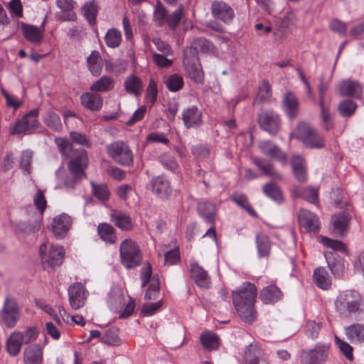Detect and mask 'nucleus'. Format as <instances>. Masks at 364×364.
<instances>
[{"instance_id": "obj_1", "label": "nucleus", "mask_w": 364, "mask_h": 364, "mask_svg": "<svg viewBox=\"0 0 364 364\" xmlns=\"http://www.w3.org/2000/svg\"><path fill=\"white\" fill-rule=\"evenodd\" d=\"M257 289L253 284L247 282L237 291H232L235 308L240 317L246 323H251L256 318L254 302Z\"/></svg>"}, {"instance_id": "obj_2", "label": "nucleus", "mask_w": 364, "mask_h": 364, "mask_svg": "<svg viewBox=\"0 0 364 364\" xmlns=\"http://www.w3.org/2000/svg\"><path fill=\"white\" fill-rule=\"evenodd\" d=\"M335 307L340 316L345 318L356 317L364 312L360 295L353 290L340 293L335 301Z\"/></svg>"}, {"instance_id": "obj_3", "label": "nucleus", "mask_w": 364, "mask_h": 364, "mask_svg": "<svg viewBox=\"0 0 364 364\" xmlns=\"http://www.w3.org/2000/svg\"><path fill=\"white\" fill-rule=\"evenodd\" d=\"M88 165L87 151L83 149L76 151L68 164L70 176L65 178L64 185L67 189L73 190L80 181L86 177L85 169Z\"/></svg>"}, {"instance_id": "obj_4", "label": "nucleus", "mask_w": 364, "mask_h": 364, "mask_svg": "<svg viewBox=\"0 0 364 364\" xmlns=\"http://www.w3.org/2000/svg\"><path fill=\"white\" fill-rule=\"evenodd\" d=\"M119 256L122 264L127 269L136 267L142 260L139 247L131 239H126L122 242Z\"/></svg>"}, {"instance_id": "obj_5", "label": "nucleus", "mask_w": 364, "mask_h": 364, "mask_svg": "<svg viewBox=\"0 0 364 364\" xmlns=\"http://www.w3.org/2000/svg\"><path fill=\"white\" fill-rule=\"evenodd\" d=\"M107 153L116 163L129 166L133 163V153L127 144L116 141L107 146Z\"/></svg>"}, {"instance_id": "obj_6", "label": "nucleus", "mask_w": 364, "mask_h": 364, "mask_svg": "<svg viewBox=\"0 0 364 364\" xmlns=\"http://www.w3.org/2000/svg\"><path fill=\"white\" fill-rule=\"evenodd\" d=\"M141 287H145L149 282V286L146 290L144 299L146 300H155L159 295L160 284L157 275L152 277V268L149 262H146L140 272Z\"/></svg>"}, {"instance_id": "obj_7", "label": "nucleus", "mask_w": 364, "mask_h": 364, "mask_svg": "<svg viewBox=\"0 0 364 364\" xmlns=\"http://www.w3.org/2000/svg\"><path fill=\"white\" fill-rule=\"evenodd\" d=\"M296 136L308 147L319 149L324 146L323 139L308 123L301 122L298 124Z\"/></svg>"}, {"instance_id": "obj_8", "label": "nucleus", "mask_w": 364, "mask_h": 364, "mask_svg": "<svg viewBox=\"0 0 364 364\" xmlns=\"http://www.w3.org/2000/svg\"><path fill=\"white\" fill-rule=\"evenodd\" d=\"M0 316L7 328H14L20 318V310L15 299L6 296Z\"/></svg>"}, {"instance_id": "obj_9", "label": "nucleus", "mask_w": 364, "mask_h": 364, "mask_svg": "<svg viewBox=\"0 0 364 364\" xmlns=\"http://www.w3.org/2000/svg\"><path fill=\"white\" fill-rule=\"evenodd\" d=\"M257 122L262 130L273 136L278 133L281 126L279 114L272 110L262 109L257 114Z\"/></svg>"}, {"instance_id": "obj_10", "label": "nucleus", "mask_w": 364, "mask_h": 364, "mask_svg": "<svg viewBox=\"0 0 364 364\" xmlns=\"http://www.w3.org/2000/svg\"><path fill=\"white\" fill-rule=\"evenodd\" d=\"M328 345H317L314 349L303 350L301 360L304 364H321L328 356Z\"/></svg>"}, {"instance_id": "obj_11", "label": "nucleus", "mask_w": 364, "mask_h": 364, "mask_svg": "<svg viewBox=\"0 0 364 364\" xmlns=\"http://www.w3.org/2000/svg\"><path fill=\"white\" fill-rule=\"evenodd\" d=\"M86 294V289L80 282H76L69 287V302L73 309H79L85 305L87 299Z\"/></svg>"}, {"instance_id": "obj_12", "label": "nucleus", "mask_w": 364, "mask_h": 364, "mask_svg": "<svg viewBox=\"0 0 364 364\" xmlns=\"http://www.w3.org/2000/svg\"><path fill=\"white\" fill-rule=\"evenodd\" d=\"M151 186V191L161 198H168L171 195V182L164 175L153 177Z\"/></svg>"}, {"instance_id": "obj_13", "label": "nucleus", "mask_w": 364, "mask_h": 364, "mask_svg": "<svg viewBox=\"0 0 364 364\" xmlns=\"http://www.w3.org/2000/svg\"><path fill=\"white\" fill-rule=\"evenodd\" d=\"M71 225V218L68 215L63 213L53 218L51 223V230L57 239H62L69 231Z\"/></svg>"}, {"instance_id": "obj_14", "label": "nucleus", "mask_w": 364, "mask_h": 364, "mask_svg": "<svg viewBox=\"0 0 364 364\" xmlns=\"http://www.w3.org/2000/svg\"><path fill=\"white\" fill-rule=\"evenodd\" d=\"M211 13L213 17L225 23L232 22L235 14L230 6L223 1H214L211 5Z\"/></svg>"}, {"instance_id": "obj_15", "label": "nucleus", "mask_w": 364, "mask_h": 364, "mask_svg": "<svg viewBox=\"0 0 364 364\" xmlns=\"http://www.w3.org/2000/svg\"><path fill=\"white\" fill-rule=\"evenodd\" d=\"M45 21L43 22L40 28L22 23L21 30L24 38L30 43L39 45L42 43L43 38Z\"/></svg>"}, {"instance_id": "obj_16", "label": "nucleus", "mask_w": 364, "mask_h": 364, "mask_svg": "<svg viewBox=\"0 0 364 364\" xmlns=\"http://www.w3.org/2000/svg\"><path fill=\"white\" fill-rule=\"evenodd\" d=\"M182 119L187 128L197 129L202 124V112L196 106L188 107L183 111Z\"/></svg>"}, {"instance_id": "obj_17", "label": "nucleus", "mask_w": 364, "mask_h": 364, "mask_svg": "<svg viewBox=\"0 0 364 364\" xmlns=\"http://www.w3.org/2000/svg\"><path fill=\"white\" fill-rule=\"evenodd\" d=\"M351 218V215L346 211L334 215L332 218L333 234L337 237H343L347 230Z\"/></svg>"}, {"instance_id": "obj_18", "label": "nucleus", "mask_w": 364, "mask_h": 364, "mask_svg": "<svg viewBox=\"0 0 364 364\" xmlns=\"http://www.w3.org/2000/svg\"><path fill=\"white\" fill-rule=\"evenodd\" d=\"M261 152L278 161L285 164L287 162V155L279 149V147L270 141H264L259 144Z\"/></svg>"}, {"instance_id": "obj_19", "label": "nucleus", "mask_w": 364, "mask_h": 364, "mask_svg": "<svg viewBox=\"0 0 364 364\" xmlns=\"http://www.w3.org/2000/svg\"><path fill=\"white\" fill-rule=\"evenodd\" d=\"M65 255V250L63 247L51 245L49 253L42 256V262L46 263L51 268L60 266L63 263Z\"/></svg>"}, {"instance_id": "obj_20", "label": "nucleus", "mask_w": 364, "mask_h": 364, "mask_svg": "<svg viewBox=\"0 0 364 364\" xmlns=\"http://www.w3.org/2000/svg\"><path fill=\"white\" fill-rule=\"evenodd\" d=\"M298 218L301 226L307 231L316 232L319 230L318 218L314 213L301 209Z\"/></svg>"}, {"instance_id": "obj_21", "label": "nucleus", "mask_w": 364, "mask_h": 364, "mask_svg": "<svg viewBox=\"0 0 364 364\" xmlns=\"http://www.w3.org/2000/svg\"><path fill=\"white\" fill-rule=\"evenodd\" d=\"M340 93L342 96L360 98L362 94V87L358 81L350 80H343L339 86Z\"/></svg>"}, {"instance_id": "obj_22", "label": "nucleus", "mask_w": 364, "mask_h": 364, "mask_svg": "<svg viewBox=\"0 0 364 364\" xmlns=\"http://www.w3.org/2000/svg\"><path fill=\"white\" fill-rule=\"evenodd\" d=\"M325 257L332 274L341 276L344 272L345 267L341 257L333 251H328L325 253Z\"/></svg>"}, {"instance_id": "obj_23", "label": "nucleus", "mask_w": 364, "mask_h": 364, "mask_svg": "<svg viewBox=\"0 0 364 364\" xmlns=\"http://www.w3.org/2000/svg\"><path fill=\"white\" fill-rule=\"evenodd\" d=\"M325 257L332 274L341 276L344 272L345 267L341 257L333 251H328L325 253Z\"/></svg>"}, {"instance_id": "obj_24", "label": "nucleus", "mask_w": 364, "mask_h": 364, "mask_svg": "<svg viewBox=\"0 0 364 364\" xmlns=\"http://www.w3.org/2000/svg\"><path fill=\"white\" fill-rule=\"evenodd\" d=\"M347 338L352 343L364 342V324L355 323L345 328Z\"/></svg>"}, {"instance_id": "obj_25", "label": "nucleus", "mask_w": 364, "mask_h": 364, "mask_svg": "<svg viewBox=\"0 0 364 364\" xmlns=\"http://www.w3.org/2000/svg\"><path fill=\"white\" fill-rule=\"evenodd\" d=\"M25 364H42L43 350L39 345L27 347L23 353Z\"/></svg>"}, {"instance_id": "obj_26", "label": "nucleus", "mask_w": 364, "mask_h": 364, "mask_svg": "<svg viewBox=\"0 0 364 364\" xmlns=\"http://www.w3.org/2000/svg\"><path fill=\"white\" fill-rule=\"evenodd\" d=\"M283 107L287 115L294 118L298 113L299 102L296 96L291 92H287L283 100Z\"/></svg>"}, {"instance_id": "obj_27", "label": "nucleus", "mask_w": 364, "mask_h": 364, "mask_svg": "<svg viewBox=\"0 0 364 364\" xmlns=\"http://www.w3.org/2000/svg\"><path fill=\"white\" fill-rule=\"evenodd\" d=\"M245 354L250 360V364H269L257 343L250 344Z\"/></svg>"}, {"instance_id": "obj_28", "label": "nucleus", "mask_w": 364, "mask_h": 364, "mask_svg": "<svg viewBox=\"0 0 364 364\" xmlns=\"http://www.w3.org/2000/svg\"><path fill=\"white\" fill-rule=\"evenodd\" d=\"M80 99L82 105L92 111L99 110L102 106V98L97 93H84L81 95Z\"/></svg>"}, {"instance_id": "obj_29", "label": "nucleus", "mask_w": 364, "mask_h": 364, "mask_svg": "<svg viewBox=\"0 0 364 364\" xmlns=\"http://www.w3.org/2000/svg\"><path fill=\"white\" fill-rule=\"evenodd\" d=\"M191 275L198 287L208 288L210 282L208 273L198 264H191Z\"/></svg>"}, {"instance_id": "obj_30", "label": "nucleus", "mask_w": 364, "mask_h": 364, "mask_svg": "<svg viewBox=\"0 0 364 364\" xmlns=\"http://www.w3.org/2000/svg\"><path fill=\"white\" fill-rule=\"evenodd\" d=\"M126 92L136 97L141 95L143 91V83L139 77L134 75L127 77L124 82Z\"/></svg>"}, {"instance_id": "obj_31", "label": "nucleus", "mask_w": 364, "mask_h": 364, "mask_svg": "<svg viewBox=\"0 0 364 364\" xmlns=\"http://www.w3.org/2000/svg\"><path fill=\"white\" fill-rule=\"evenodd\" d=\"M282 296V291L275 285H269L264 287L260 293L261 299L265 304L277 302Z\"/></svg>"}, {"instance_id": "obj_32", "label": "nucleus", "mask_w": 364, "mask_h": 364, "mask_svg": "<svg viewBox=\"0 0 364 364\" xmlns=\"http://www.w3.org/2000/svg\"><path fill=\"white\" fill-rule=\"evenodd\" d=\"M291 195L294 197L303 198L314 204L318 202V190L314 188H302L294 187L291 191Z\"/></svg>"}, {"instance_id": "obj_33", "label": "nucleus", "mask_w": 364, "mask_h": 364, "mask_svg": "<svg viewBox=\"0 0 364 364\" xmlns=\"http://www.w3.org/2000/svg\"><path fill=\"white\" fill-rule=\"evenodd\" d=\"M23 343V333L20 332L13 333L6 343V349L11 355L16 356L20 352Z\"/></svg>"}, {"instance_id": "obj_34", "label": "nucleus", "mask_w": 364, "mask_h": 364, "mask_svg": "<svg viewBox=\"0 0 364 364\" xmlns=\"http://www.w3.org/2000/svg\"><path fill=\"white\" fill-rule=\"evenodd\" d=\"M271 97V85L267 80H263L254 100V104L262 105L268 103L270 101Z\"/></svg>"}, {"instance_id": "obj_35", "label": "nucleus", "mask_w": 364, "mask_h": 364, "mask_svg": "<svg viewBox=\"0 0 364 364\" xmlns=\"http://www.w3.org/2000/svg\"><path fill=\"white\" fill-rule=\"evenodd\" d=\"M291 166L295 178L299 182H306L307 176L303 158L299 156H294L291 159Z\"/></svg>"}, {"instance_id": "obj_36", "label": "nucleus", "mask_w": 364, "mask_h": 364, "mask_svg": "<svg viewBox=\"0 0 364 364\" xmlns=\"http://www.w3.org/2000/svg\"><path fill=\"white\" fill-rule=\"evenodd\" d=\"M97 232L100 237L107 243L114 244L117 241L115 230L108 223H100L97 226Z\"/></svg>"}, {"instance_id": "obj_37", "label": "nucleus", "mask_w": 364, "mask_h": 364, "mask_svg": "<svg viewBox=\"0 0 364 364\" xmlns=\"http://www.w3.org/2000/svg\"><path fill=\"white\" fill-rule=\"evenodd\" d=\"M195 62L196 61L195 60ZM183 65L188 77L196 83H203L204 75L200 62L191 63Z\"/></svg>"}, {"instance_id": "obj_38", "label": "nucleus", "mask_w": 364, "mask_h": 364, "mask_svg": "<svg viewBox=\"0 0 364 364\" xmlns=\"http://www.w3.org/2000/svg\"><path fill=\"white\" fill-rule=\"evenodd\" d=\"M88 69L94 76H99L101 74L102 63V58L97 50L92 51L87 59Z\"/></svg>"}, {"instance_id": "obj_39", "label": "nucleus", "mask_w": 364, "mask_h": 364, "mask_svg": "<svg viewBox=\"0 0 364 364\" xmlns=\"http://www.w3.org/2000/svg\"><path fill=\"white\" fill-rule=\"evenodd\" d=\"M198 211L205 222L213 223L215 220V206L210 202H200L198 204Z\"/></svg>"}, {"instance_id": "obj_40", "label": "nucleus", "mask_w": 364, "mask_h": 364, "mask_svg": "<svg viewBox=\"0 0 364 364\" xmlns=\"http://www.w3.org/2000/svg\"><path fill=\"white\" fill-rule=\"evenodd\" d=\"M114 85V80L111 77L104 75L91 85L90 90L94 92H105L112 90Z\"/></svg>"}, {"instance_id": "obj_41", "label": "nucleus", "mask_w": 364, "mask_h": 364, "mask_svg": "<svg viewBox=\"0 0 364 364\" xmlns=\"http://www.w3.org/2000/svg\"><path fill=\"white\" fill-rule=\"evenodd\" d=\"M314 279L316 284L326 289L331 285V279L328 272L323 267H318L314 272Z\"/></svg>"}, {"instance_id": "obj_42", "label": "nucleus", "mask_w": 364, "mask_h": 364, "mask_svg": "<svg viewBox=\"0 0 364 364\" xmlns=\"http://www.w3.org/2000/svg\"><path fill=\"white\" fill-rule=\"evenodd\" d=\"M111 221L122 230H129L132 228V220L129 215L115 213L111 215Z\"/></svg>"}, {"instance_id": "obj_43", "label": "nucleus", "mask_w": 364, "mask_h": 364, "mask_svg": "<svg viewBox=\"0 0 364 364\" xmlns=\"http://www.w3.org/2000/svg\"><path fill=\"white\" fill-rule=\"evenodd\" d=\"M259 256L267 257L270 251V242L268 236L262 232L257 233L256 237Z\"/></svg>"}, {"instance_id": "obj_44", "label": "nucleus", "mask_w": 364, "mask_h": 364, "mask_svg": "<svg viewBox=\"0 0 364 364\" xmlns=\"http://www.w3.org/2000/svg\"><path fill=\"white\" fill-rule=\"evenodd\" d=\"M200 342L203 346L208 350H215L220 345L218 336L212 332L202 333L200 336Z\"/></svg>"}, {"instance_id": "obj_45", "label": "nucleus", "mask_w": 364, "mask_h": 364, "mask_svg": "<svg viewBox=\"0 0 364 364\" xmlns=\"http://www.w3.org/2000/svg\"><path fill=\"white\" fill-rule=\"evenodd\" d=\"M43 122L47 127L54 132H60L62 129L60 117L53 111H48L45 113Z\"/></svg>"}, {"instance_id": "obj_46", "label": "nucleus", "mask_w": 364, "mask_h": 364, "mask_svg": "<svg viewBox=\"0 0 364 364\" xmlns=\"http://www.w3.org/2000/svg\"><path fill=\"white\" fill-rule=\"evenodd\" d=\"M253 163L267 176L275 178H281L279 173L274 171L273 165L271 163L265 162L257 158L253 159Z\"/></svg>"}, {"instance_id": "obj_47", "label": "nucleus", "mask_w": 364, "mask_h": 364, "mask_svg": "<svg viewBox=\"0 0 364 364\" xmlns=\"http://www.w3.org/2000/svg\"><path fill=\"white\" fill-rule=\"evenodd\" d=\"M264 193L273 200L280 203L282 201V195L280 189L274 183L269 182L263 186Z\"/></svg>"}, {"instance_id": "obj_48", "label": "nucleus", "mask_w": 364, "mask_h": 364, "mask_svg": "<svg viewBox=\"0 0 364 364\" xmlns=\"http://www.w3.org/2000/svg\"><path fill=\"white\" fill-rule=\"evenodd\" d=\"M165 84L171 92H177L183 86V79L178 74H172L167 77Z\"/></svg>"}, {"instance_id": "obj_49", "label": "nucleus", "mask_w": 364, "mask_h": 364, "mask_svg": "<svg viewBox=\"0 0 364 364\" xmlns=\"http://www.w3.org/2000/svg\"><path fill=\"white\" fill-rule=\"evenodd\" d=\"M118 328L112 327L107 329L105 334L100 337V341L107 345H119L120 341L118 336Z\"/></svg>"}, {"instance_id": "obj_50", "label": "nucleus", "mask_w": 364, "mask_h": 364, "mask_svg": "<svg viewBox=\"0 0 364 364\" xmlns=\"http://www.w3.org/2000/svg\"><path fill=\"white\" fill-rule=\"evenodd\" d=\"M105 40L108 47L117 48L119 46L122 41L121 33L115 28H111L107 31Z\"/></svg>"}, {"instance_id": "obj_51", "label": "nucleus", "mask_w": 364, "mask_h": 364, "mask_svg": "<svg viewBox=\"0 0 364 364\" xmlns=\"http://www.w3.org/2000/svg\"><path fill=\"white\" fill-rule=\"evenodd\" d=\"M41 219L36 215L33 222H20L18 225L19 230L26 234H30L38 231L41 228Z\"/></svg>"}, {"instance_id": "obj_52", "label": "nucleus", "mask_w": 364, "mask_h": 364, "mask_svg": "<svg viewBox=\"0 0 364 364\" xmlns=\"http://www.w3.org/2000/svg\"><path fill=\"white\" fill-rule=\"evenodd\" d=\"M92 193L100 200H107L109 197V191L105 184H96L91 181Z\"/></svg>"}, {"instance_id": "obj_53", "label": "nucleus", "mask_w": 364, "mask_h": 364, "mask_svg": "<svg viewBox=\"0 0 364 364\" xmlns=\"http://www.w3.org/2000/svg\"><path fill=\"white\" fill-rule=\"evenodd\" d=\"M232 200L238 205L246 210L252 216H257L256 212L248 202L247 198L243 194L235 193L232 196Z\"/></svg>"}, {"instance_id": "obj_54", "label": "nucleus", "mask_w": 364, "mask_h": 364, "mask_svg": "<svg viewBox=\"0 0 364 364\" xmlns=\"http://www.w3.org/2000/svg\"><path fill=\"white\" fill-rule=\"evenodd\" d=\"M321 242L322 244L331 249H332V251H339L341 252H346L347 248L346 245L339 240H332L331 238H328L327 237L323 236L321 237Z\"/></svg>"}, {"instance_id": "obj_55", "label": "nucleus", "mask_w": 364, "mask_h": 364, "mask_svg": "<svg viewBox=\"0 0 364 364\" xmlns=\"http://www.w3.org/2000/svg\"><path fill=\"white\" fill-rule=\"evenodd\" d=\"M192 43L196 48L203 53H211L214 50L213 44L205 38H198L193 41Z\"/></svg>"}, {"instance_id": "obj_56", "label": "nucleus", "mask_w": 364, "mask_h": 364, "mask_svg": "<svg viewBox=\"0 0 364 364\" xmlns=\"http://www.w3.org/2000/svg\"><path fill=\"white\" fill-rule=\"evenodd\" d=\"M84 15L90 24L94 25L96 21L97 14V6L94 1L85 4L82 8Z\"/></svg>"}, {"instance_id": "obj_57", "label": "nucleus", "mask_w": 364, "mask_h": 364, "mask_svg": "<svg viewBox=\"0 0 364 364\" xmlns=\"http://www.w3.org/2000/svg\"><path fill=\"white\" fill-rule=\"evenodd\" d=\"M356 107L357 105L353 101L346 100L339 104L338 111L342 116L350 117L354 113Z\"/></svg>"}, {"instance_id": "obj_58", "label": "nucleus", "mask_w": 364, "mask_h": 364, "mask_svg": "<svg viewBox=\"0 0 364 364\" xmlns=\"http://www.w3.org/2000/svg\"><path fill=\"white\" fill-rule=\"evenodd\" d=\"M183 10V6L181 4L175 11L168 15L166 23L171 29L175 30L177 28L182 17Z\"/></svg>"}, {"instance_id": "obj_59", "label": "nucleus", "mask_w": 364, "mask_h": 364, "mask_svg": "<svg viewBox=\"0 0 364 364\" xmlns=\"http://www.w3.org/2000/svg\"><path fill=\"white\" fill-rule=\"evenodd\" d=\"M199 62L198 51L192 43L190 47L186 48L183 51V65Z\"/></svg>"}, {"instance_id": "obj_60", "label": "nucleus", "mask_w": 364, "mask_h": 364, "mask_svg": "<svg viewBox=\"0 0 364 364\" xmlns=\"http://www.w3.org/2000/svg\"><path fill=\"white\" fill-rule=\"evenodd\" d=\"M159 161L168 170L175 171L178 165L175 158L168 153H164L159 156Z\"/></svg>"}, {"instance_id": "obj_61", "label": "nucleus", "mask_w": 364, "mask_h": 364, "mask_svg": "<svg viewBox=\"0 0 364 364\" xmlns=\"http://www.w3.org/2000/svg\"><path fill=\"white\" fill-rule=\"evenodd\" d=\"M33 203L37 210L39 211V213L37 215H39V217L41 218V215L44 213L47 205L44 193L41 190H38L36 195L34 196Z\"/></svg>"}, {"instance_id": "obj_62", "label": "nucleus", "mask_w": 364, "mask_h": 364, "mask_svg": "<svg viewBox=\"0 0 364 364\" xmlns=\"http://www.w3.org/2000/svg\"><path fill=\"white\" fill-rule=\"evenodd\" d=\"M26 117H22L21 119L18 121L14 127H13L10 130V134H31L33 132L28 127V126L26 124Z\"/></svg>"}, {"instance_id": "obj_63", "label": "nucleus", "mask_w": 364, "mask_h": 364, "mask_svg": "<svg viewBox=\"0 0 364 364\" xmlns=\"http://www.w3.org/2000/svg\"><path fill=\"white\" fill-rule=\"evenodd\" d=\"M55 142L58 146V151L63 156H68L72 151L73 145L68 140L62 138H55Z\"/></svg>"}, {"instance_id": "obj_64", "label": "nucleus", "mask_w": 364, "mask_h": 364, "mask_svg": "<svg viewBox=\"0 0 364 364\" xmlns=\"http://www.w3.org/2000/svg\"><path fill=\"white\" fill-rule=\"evenodd\" d=\"M335 342L346 358L350 360H353V347L348 343L340 339L337 336H335Z\"/></svg>"}]
</instances>
